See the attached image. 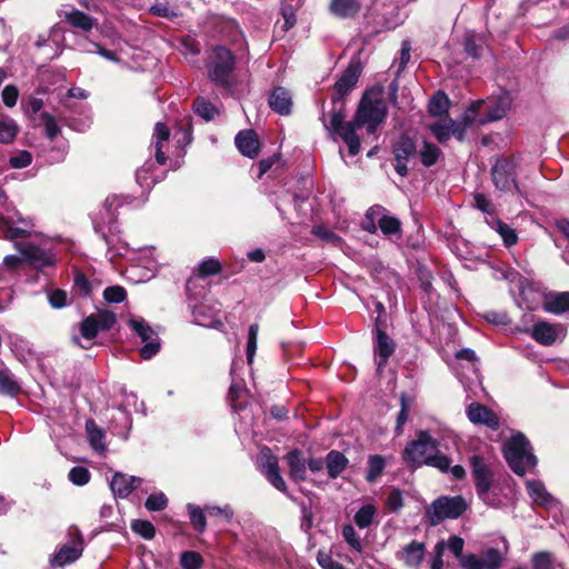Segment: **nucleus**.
Here are the masks:
<instances>
[{"label":"nucleus","instance_id":"1","mask_svg":"<svg viewBox=\"0 0 569 569\" xmlns=\"http://www.w3.org/2000/svg\"><path fill=\"white\" fill-rule=\"evenodd\" d=\"M382 94L383 87L381 84L373 86L362 94L351 121L346 122L345 119H341L337 128H327L332 136L343 140L350 156L355 157L360 152L361 142L356 130L362 128L369 121L383 122L386 119L388 108Z\"/></svg>","mask_w":569,"mask_h":569},{"label":"nucleus","instance_id":"2","mask_svg":"<svg viewBox=\"0 0 569 569\" xmlns=\"http://www.w3.org/2000/svg\"><path fill=\"white\" fill-rule=\"evenodd\" d=\"M363 71L360 58L353 57L332 86V111L330 122L326 128H337L346 118L347 96L356 88Z\"/></svg>","mask_w":569,"mask_h":569},{"label":"nucleus","instance_id":"3","mask_svg":"<svg viewBox=\"0 0 569 569\" xmlns=\"http://www.w3.org/2000/svg\"><path fill=\"white\" fill-rule=\"evenodd\" d=\"M206 69L209 80L216 87L230 90L234 86L236 56L229 48L213 47L206 59Z\"/></svg>","mask_w":569,"mask_h":569},{"label":"nucleus","instance_id":"4","mask_svg":"<svg viewBox=\"0 0 569 569\" xmlns=\"http://www.w3.org/2000/svg\"><path fill=\"white\" fill-rule=\"evenodd\" d=\"M530 442L522 432H518L509 438L502 449V455L509 468L517 476H525L526 466L535 467L537 457L530 451Z\"/></svg>","mask_w":569,"mask_h":569},{"label":"nucleus","instance_id":"5","mask_svg":"<svg viewBox=\"0 0 569 569\" xmlns=\"http://www.w3.org/2000/svg\"><path fill=\"white\" fill-rule=\"evenodd\" d=\"M439 441L431 437L428 430H420L417 438L409 441L402 451V461L410 470H417L426 465L429 456L437 451Z\"/></svg>","mask_w":569,"mask_h":569},{"label":"nucleus","instance_id":"6","mask_svg":"<svg viewBox=\"0 0 569 569\" xmlns=\"http://www.w3.org/2000/svg\"><path fill=\"white\" fill-rule=\"evenodd\" d=\"M511 107L509 94L488 97L485 100L471 102L469 110L475 114L476 124L485 126L501 120Z\"/></svg>","mask_w":569,"mask_h":569},{"label":"nucleus","instance_id":"7","mask_svg":"<svg viewBox=\"0 0 569 569\" xmlns=\"http://www.w3.org/2000/svg\"><path fill=\"white\" fill-rule=\"evenodd\" d=\"M467 509L468 505L462 496H441L426 510V518L430 526H438L446 519H458Z\"/></svg>","mask_w":569,"mask_h":569},{"label":"nucleus","instance_id":"8","mask_svg":"<svg viewBox=\"0 0 569 569\" xmlns=\"http://www.w3.org/2000/svg\"><path fill=\"white\" fill-rule=\"evenodd\" d=\"M518 162L515 156L499 157L491 167V180L496 189L501 192L516 191L520 193V187L517 182Z\"/></svg>","mask_w":569,"mask_h":569},{"label":"nucleus","instance_id":"9","mask_svg":"<svg viewBox=\"0 0 569 569\" xmlns=\"http://www.w3.org/2000/svg\"><path fill=\"white\" fill-rule=\"evenodd\" d=\"M391 152L396 160L395 170L400 177H407L408 161L418 153L417 136L411 131L401 132L391 142Z\"/></svg>","mask_w":569,"mask_h":569},{"label":"nucleus","instance_id":"10","mask_svg":"<svg viewBox=\"0 0 569 569\" xmlns=\"http://www.w3.org/2000/svg\"><path fill=\"white\" fill-rule=\"evenodd\" d=\"M471 476L475 483L477 496L486 503L488 502L489 492L493 485L495 473L490 468L487 459L481 455H472L469 458Z\"/></svg>","mask_w":569,"mask_h":569},{"label":"nucleus","instance_id":"11","mask_svg":"<svg viewBox=\"0 0 569 569\" xmlns=\"http://www.w3.org/2000/svg\"><path fill=\"white\" fill-rule=\"evenodd\" d=\"M259 470L267 481L278 491L291 497L286 480L280 473L279 459L269 447H263L258 456Z\"/></svg>","mask_w":569,"mask_h":569},{"label":"nucleus","instance_id":"12","mask_svg":"<svg viewBox=\"0 0 569 569\" xmlns=\"http://www.w3.org/2000/svg\"><path fill=\"white\" fill-rule=\"evenodd\" d=\"M373 353L376 357L377 370H382L390 357L396 351L395 340L386 332L383 323L378 317L373 329Z\"/></svg>","mask_w":569,"mask_h":569},{"label":"nucleus","instance_id":"13","mask_svg":"<svg viewBox=\"0 0 569 569\" xmlns=\"http://www.w3.org/2000/svg\"><path fill=\"white\" fill-rule=\"evenodd\" d=\"M467 417L473 425H482L497 431L500 428V419L497 413L486 405L471 402L467 408Z\"/></svg>","mask_w":569,"mask_h":569},{"label":"nucleus","instance_id":"14","mask_svg":"<svg viewBox=\"0 0 569 569\" xmlns=\"http://www.w3.org/2000/svg\"><path fill=\"white\" fill-rule=\"evenodd\" d=\"M502 557L497 548H488L483 558L475 553H468L462 560V569H500Z\"/></svg>","mask_w":569,"mask_h":569},{"label":"nucleus","instance_id":"15","mask_svg":"<svg viewBox=\"0 0 569 569\" xmlns=\"http://www.w3.org/2000/svg\"><path fill=\"white\" fill-rule=\"evenodd\" d=\"M83 551V539L80 532H77L71 542H68L60 547V549L53 555L51 565L57 567H63L78 560Z\"/></svg>","mask_w":569,"mask_h":569},{"label":"nucleus","instance_id":"16","mask_svg":"<svg viewBox=\"0 0 569 569\" xmlns=\"http://www.w3.org/2000/svg\"><path fill=\"white\" fill-rule=\"evenodd\" d=\"M234 143L239 152L250 159H254L260 153V140L253 129H244L237 133Z\"/></svg>","mask_w":569,"mask_h":569},{"label":"nucleus","instance_id":"17","mask_svg":"<svg viewBox=\"0 0 569 569\" xmlns=\"http://www.w3.org/2000/svg\"><path fill=\"white\" fill-rule=\"evenodd\" d=\"M16 247L21 252L23 259L37 269L54 264V259L34 243H17Z\"/></svg>","mask_w":569,"mask_h":569},{"label":"nucleus","instance_id":"18","mask_svg":"<svg viewBox=\"0 0 569 569\" xmlns=\"http://www.w3.org/2000/svg\"><path fill=\"white\" fill-rule=\"evenodd\" d=\"M268 104L276 113L289 116L293 107L292 96L284 87H274L269 94Z\"/></svg>","mask_w":569,"mask_h":569},{"label":"nucleus","instance_id":"19","mask_svg":"<svg viewBox=\"0 0 569 569\" xmlns=\"http://www.w3.org/2000/svg\"><path fill=\"white\" fill-rule=\"evenodd\" d=\"M289 468V478L299 483L307 480V460L300 449H292L283 457Z\"/></svg>","mask_w":569,"mask_h":569},{"label":"nucleus","instance_id":"20","mask_svg":"<svg viewBox=\"0 0 569 569\" xmlns=\"http://www.w3.org/2000/svg\"><path fill=\"white\" fill-rule=\"evenodd\" d=\"M141 483L142 479L139 477L116 472L110 482V488L116 496L123 499L139 488Z\"/></svg>","mask_w":569,"mask_h":569},{"label":"nucleus","instance_id":"21","mask_svg":"<svg viewBox=\"0 0 569 569\" xmlns=\"http://www.w3.org/2000/svg\"><path fill=\"white\" fill-rule=\"evenodd\" d=\"M329 10L340 19H355L361 10V3L359 0H331Z\"/></svg>","mask_w":569,"mask_h":569},{"label":"nucleus","instance_id":"22","mask_svg":"<svg viewBox=\"0 0 569 569\" xmlns=\"http://www.w3.org/2000/svg\"><path fill=\"white\" fill-rule=\"evenodd\" d=\"M531 337L542 346H551L558 338L557 327L547 321H538L532 326Z\"/></svg>","mask_w":569,"mask_h":569},{"label":"nucleus","instance_id":"23","mask_svg":"<svg viewBox=\"0 0 569 569\" xmlns=\"http://www.w3.org/2000/svg\"><path fill=\"white\" fill-rule=\"evenodd\" d=\"M325 462L329 478L337 479L347 469L349 459L339 450H330Z\"/></svg>","mask_w":569,"mask_h":569},{"label":"nucleus","instance_id":"24","mask_svg":"<svg viewBox=\"0 0 569 569\" xmlns=\"http://www.w3.org/2000/svg\"><path fill=\"white\" fill-rule=\"evenodd\" d=\"M64 21L71 27L86 32L90 31L97 23L93 17L76 8L64 12Z\"/></svg>","mask_w":569,"mask_h":569},{"label":"nucleus","instance_id":"25","mask_svg":"<svg viewBox=\"0 0 569 569\" xmlns=\"http://www.w3.org/2000/svg\"><path fill=\"white\" fill-rule=\"evenodd\" d=\"M86 432L90 443V447L98 453H104L107 450L104 438V431L96 423L93 419L86 421Z\"/></svg>","mask_w":569,"mask_h":569},{"label":"nucleus","instance_id":"26","mask_svg":"<svg viewBox=\"0 0 569 569\" xmlns=\"http://www.w3.org/2000/svg\"><path fill=\"white\" fill-rule=\"evenodd\" d=\"M403 561L409 567H418L426 553V546L423 542L412 540L410 543L402 548Z\"/></svg>","mask_w":569,"mask_h":569},{"label":"nucleus","instance_id":"27","mask_svg":"<svg viewBox=\"0 0 569 569\" xmlns=\"http://www.w3.org/2000/svg\"><path fill=\"white\" fill-rule=\"evenodd\" d=\"M450 100L447 93L442 90H438L429 101L428 112L432 117H442L448 114Z\"/></svg>","mask_w":569,"mask_h":569},{"label":"nucleus","instance_id":"28","mask_svg":"<svg viewBox=\"0 0 569 569\" xmlns=\"http://www.w3.org/2000/svg\"><path fill=\"white\" fill-rule=\"evenodd\" d=\"M0 231L6 240L27 239L31 236V232L23 228L13 227L12 221L9 218L0 214Z\"/></svg>","mask_w":569,"mask_h":569},{"label":"nucleus","instance_id":"29","mask_svg":"<svg viewBox=\"0 0 569 569\" xmlns=\"http://www.w3.org/2000/svg\"><path fill=\"white\" fill-rule=\"evenodd\" d=\"M545 310L553 315L569 311V291L556 293L545 302Z\"/></svg>","mask_w":569,"mask_h":569},{"label":"nucleus","instance_id":"30","mask_svg":"<svg viewBox=\"0 0 569 569\" xmlns=\"http://www.w3.org/2000/svg\"><path fill=\"white\" fill-rule=\"evenodd\" d=\"M22 392L20 383L12 378L8 370L0 369V395L17 397Z\"/></svg>","mask_w":569,"mask_h":569},{"label":"nucleus","instance_id":"31","mask_svg":"<svg viewBox=\"0 0 569 569\" xmlns=\"http://www.w3.org/2000/svg\"><path fill=\"white\" fill-rule=\"evenodd\" d=\"M475 118V114L468 108L462 117V121L456 122L449 119L450 137L453 136L459 141H463L467 128L476 123Z\"/></svg>","mask_w":569,"mask_h":569},{"label":"nucleus","instance_id":"32","mask_svg":"<svg viewBox=\"0 0 569 569\" xmlns=\"http://www.w3.org/2000/svg\"><path fill=\"white\" fill-rule=\"evenodd\" d=\"M192 110L206 121L213 120L218 113L216 106L202 97H198L193 100Z\"/></svg>","mask_w":569,"mask_h":569},{"label":"nucleus","instance_id":"33","mask_svg":"<svg viewBox=\"0 0 569 569\" xmlns=\"http://www.w3.org/2000/svg\"><path fill=\"white\" fill-rule=\"evenodd\" d=\"M556 558L550 551H538L531 556L532 569H559Z\"/></svg>","mask_w":569,"mask_h":569},{"label":"nucleus","instance_id":"34","mask_svg":"<svg viewBox=\"0 0 569 569\" xmlns=\"http://www.w3.org/2000/svg\"><path fill=\"white\" fill-rule=\"evenodd\" d=\"M386 468V460L380 455H371L368 458V470L366 480L368 482H375L383 472Z\"/></svg>","mask_w":569,"mask_h":569},{"label":"nucleus","instance_id":"35","mask_svg":"<svg viewBox=\"0 0 569 569\" xmlns=\"http://www.w3.org/2000/svg\"><path fill=\"white\" fill-rule=\"evenodd\" d=\"M441 150L435 143L427 140L423 141V149L419 152L421 163L429 168L437 163Z\"/></svg>","mask_w":569,"mask_h":569},{"label":"nucleus","instance_id":"36","mask_svg":"<svg viewBox=\"0 0 569 569\" xmlns=\"http://www.w3.org/2000/svg\"><path fill=\"white\" fill-rule=\"evenodd\" d=\"M378 227L385 236H401V221L393 216L383 214L378 219Z\"/></svg>","mask_w":569,"mask_h":569},{"label":"nucleus","instance_id":"37","mask_svg":"<svg viewBox=\"0 0 569 569\" xmlns=\"http://www.w3.org/2000/svg\"><path fill=\"white\" fill-rule=\"evenodd\" d=\"M18 133V126L13 119L9 117L0 118V143H10Z\"/></svg>","mask_w":569,"mask_h":569},{"label":"nucleus","instance_id":"38","mask_svg":"<svg viewBox=\"0 0 569 569\" xmlns=\"http://www.w3.org/2000/svg\"><path fill=\"white\" fill-rule=\"evenodd\" d=\"M495 223V230L502 238L503 244L506 247H512L518 242V234L513 228L500 219H497Z\"/></svg>","mask_w":569,"mask_h":569},{"label":"nucleus","instance_id":"39","mask_svg":"<svg viewBox=\"0 0 569 569\" xmlns=\"http://www.w3.org/2000/svg\"><path fill=\"white\" fill-rule=\"evenodd\" d=\"M189 518L192 527L198 533H203L207 528V519L203 510L196 505H188Z\"/></svg>","mask_w":569,"mask_h":569},{"label":"nucleus","instance_id":"40","mask_svg":"<svg viewBox=\"0 0 569 569\" xmlns=\"http://www.w3.org/2000/svg\"><path fill=\"white\" fill-rule=\"evenodd\" d=\"M131 530L144 540H151L156 536V527L149 520L134 519L131 521Z\"/></svg>","mask_w":569,"mask_h":569},{"label":"nucleus","instance_id":"41","mask_svg":"<svg viewBox=\"0 0 569 569\" xmlns=\"http://www.w3.org/2000/svg\"><path fill=\"white\" fill-rule=\"evenodd\" d=\"M410 411L409 397L406 392L400 395V410L397 416L395 431L399 436L403 431V426L408 421Z\"/></svg>","mask_w":569,"mask_h":569},{"label":"nucleus","instance_id":"42","mask_svg":"<svg viewBox=\"0 0 569 569\" xmlns=\"http://www.w3.org/2000/svg\"><path fill=\"white\" fill-rule=\"evenodd\" d=\"M39 118L44 126L46 137L53 141L61 133V128L57 123L56 118L47 111H42Z\"/></svg>","mask_w":569,"mask_h":569},{"label":"nucleus","instance_id":"43","mask_svg":"<svg viewBox=\"0 0 569 569\" xmlns=\"http://www.w3.org/2000/svg\"><path fill=\"white\" fill-rule=\"evenodd\" d=\"M128 325L143 342L150 340L154 333L152 328L146 322L143 318H130L128 320Z\"/></svg>","mask_w":569,"mask_h":569},{"label":"nucleus","instance_id":"44","mask_svg":"<svg viewBox=\"0 0 569 569\" xmlns=\"http://www.w3.org/2000/svg\"><path fill=\"white\" fill-rule=\"evenodd\" d=\"M221 269L222 267L218 259L206 258L198 266V277L201 279H206L210 276L220 273Z\"/></svg>","mask_w":569,"mask_h":569},{"label":"nucleus","instance_id":"45","mask_svg":"<svg viewBox=\"0 0 569 569\" xmlns=\"http://www.w3.org/2000/svg\"><path fill=\"white\" fill-rule=\"evenodd\" d=\"M376 508L372 505L362 506L355 515V522L360 529L368 528L373 520Z\"/></svg>","mask_w":569,"mask_h":569},{"label":"nucleus","instance_id":"46","mask_svg":"<svg viewBox=\"0 0 569 569\" xmlns=\"http://www.w3.org/2000/svg\"><path fill=\"white\" fill-rule=\"evenodd\" d=\"M203 558L197 551H183L180 555V566L182 569H201L203 566Z\"/></svg>","mask_w":569,"mask_h":569},{"label":"nucleus","instance_id":"47","mask_svg":"<svg viewBox=\"0 0 569 569\" xmlns=\"http://www.w3.org/2000/svg\"><path fill=\"white\" fill-rule=\"evenodd\" d=\"M97 320V327L100 331H108L113 328L117 323V317L113 311L110 310H101L98 313H93Z\"/></svg>","mask_w":569,"mask_h":569},{"label":"nucleus","instance_id":"48","mask_svg":"<svg viewBox=\"0 0 569 569\" xmlns=\"http://www.w3.org/2000/svg\"><path fill=\"white\" fill-rule=\"evenodd\" d=\"M450 458L441 453L439 451V447L437 448V451L429 456L426 461V466L433 467L440 470L441 472H448L450 469Z\"/></svg>","mask_w":569,"mask_h":569},{"label":"nucleus","instance_id":"49","mask_svg":"<svg viewBox=\"0 0 569 569\" xmlns=\"http://www.w3.org/2000/svg\"><path fill=\"white\" fill-rule=\"evenodd\" d=\"M103 299L109 303H121L127 299V290L122 286H109L103 290Z\"/></svg>","mask_w":569,"mask_h":569},{"label":"nucleus","instance_id":"50","mask_svg":"<svg viewBox=\"0 0 569 569\" xmlns=\"http://www.w3.org/2000/svg\"><path fill=\"white\" fill-rule=\"evenodd\" d=\"M258 331H259L258 323L250 325L249 331H248L247 349H246L247 361L249 365H251L253 362V357L257 351Z\"/></svg>","mask_w":569,"mask_h":569},{"label":"nucleus","instance_id":"51","mask_svg":"<svg viewBox=\"0 0 569 569\" xmlns=\"http://www.w3.org/2000/svg\"><path fill=\"white\" fill-rule=\"evenodd\" d=\"M80 333L87 340H92L98 336L99 330L94 315H90L81 321Z\"/></svg>","mask_w":569,"mask_h":569},{"label":"nucleus","instance_id":"52","mask_svg":"<svg viewBox=\"0 0 569 569\" xmlns=\"http://www.w3.org/2000/svg\"><path fill=\"white\" fill-rule=\"evenodd\" d=\"M311 233L316 236L317 238L331 243L333 246H339L342 241L341 237L335 233L333 231L329 230L328 228L323 226H315L312 228Z\"/></svg>","mask_w":569,"mask_h":569},{"label":"nucleus","instance_id":"53","mask_svg":"<svg viewBox=\"0 0 569 569\" xmlns=\"http://www.w3.org/2000/svg\"><path fill=\"white\" fill-rule=\"evenodd\" d=\"M168 506V498L163 492L151 493L144 502V507L149 511H161Z\"/></svg>","mask_w":569,"mask_h":569},{"label":"nucleus","instance_id":"54","mask_svg":"<svg viewBox=\"0 0 569 569\" xmlns=\"http://www.w3.org/2000/svg\"><path fill=\"white\" fill-rule=\"evenodd\" d=\"M68 478L76 486H84L90 481L91 475L86 467L77 466L71 468Z\"/></svg>","mask_w":569,"mask_h":569},{"label":"nucleus","instance_id":"55","mask_svg":"<svg viewBox=\"0 0 569 569\" xmlns=\"http://www.w3.org/2000/svg\"><path fill=\"white\" fill-rule=\"evenodd\" d=\"M280 13L283 18L282 31L287 32L292 29L297 23L296 9L291 3H283L280 8Z\"/></svg>","mask_w":569,"mask_h":569},{"label":"nucleus","instance_id":"56","mask_svg":"<svg viewBox=\"0 0 569 569\" xmlns=\"http://www.w3.org/2000/svg\"><path fill=\"white\" fill-rule=\"evenodd\" d=\"M73 288L79 291L83 297H89L92 293V286L87 276L77 270L73 278Z\"/></svg>","mask_w":569,"mask_h":569},{"label":"nucleus","instance_id":"57","mask_svg":"<svg viewBox=\"0 0 569 569\" xmlns=\"http://www.w3.org/2000/svg\"><path fill=\"white\" fill-rule=\"evenodd\" d=\"M341 535L345 541L356 551L360 552L362 550V543L360 538L358 537L353 526L345 525L341 530Z\"/></svg>","mask_w":569,"mask_h":569},{"label":"nucleus","instance_id":"58","mask_svg":"<svg viewBox=\"0 0 569 569\" xmlns=\"http://www.w3.org/2000/svg\"><path fill=\"white\" fill-rule=\"evenodd\" d=\"M463 48L468 56L473 59H478L482 52V46L478 43L475 34H467L463 41Z\"/></svg>","mask_w":569,"mask_h":569},{"label":"nucleus","instance_id":"59","mask_svg":"<svg viewBox=\"0 0 569 569\" xmlns=\"http://www.w3.org/2000/svg\"><path fill=\"white\" fill-rule=\"evenodd\" d=\"M386 507L392 512H398L403 507V498L400 489L395 488L389 492Z\"/></svg>","mask_w":569,"mask_h":569},{"label":"nucleus","instance_id":"60","mask_svg":"<svg viewBox=\"0 0 569 569\" xmlns=\"http://www.w3.org/2000/svg\"><path fill=\"white\" fill-rule=\"evenodd\" d=\"M463 546L465 541L459 536H451L449 538L448 547L450 551L455 555L456 558L459 560V565L462 567V560L467 555H463Z\"/></svg>","mask_w":569,"mask_h":569},{"label":"nucleus","instance_id":"61","mask_svg":"<svg viewBox=\"0 0 569 569\" xmlns=\"http://www.w3.org/2000/svg\"><path fill=\"white\" fill-rule=\"evenodd\" d=\"M300 507H301V515H302L300 529L307 533L313 527V512H312L311 507L305 502H302Z\"/></svg>","mask_w":569,"mask_h":569},{"label":"nucleus","instance_id":"62","mask_svg":"<svg viewBox=\"0 0 569 569\" xmlns=\"http://www.w3.org/2000/svg\"><path fill=\"white\" fill-rule=\"evenodd\" d=\"M475 207L488 214H493L496 211L495 204L483 193H475L473 196Z\"/></svg>","mask_w":569,"mask_h":569},{"label":"nucleus","instance_id":"63","mask_svg":"<svg viewBox=\"0 0 569 569\" xmlns=\"http://www.w3.org/2000/svg\"><path fill=\"white\" fill-rule=\"evenodd\" d=\"M19 97V90L13 84H8L2 90V101L8 108H12L17 104Z\"/></svg>","mask_w":569,"mask_h":569},{"label":"nucleus","instance_id":"64","mask_svg":"<svg viewBox=\"0 0 569 569\" xmlns=\"http://www.w3.org/2000/svg\"><path fill=\"white\" fill-rule=\"evenodd\" d=\"M430 131L440 143L450 139V124L433 123L430 126Z\"/></svg>","mask_w":569,"mask_h":569}]
</instances>
